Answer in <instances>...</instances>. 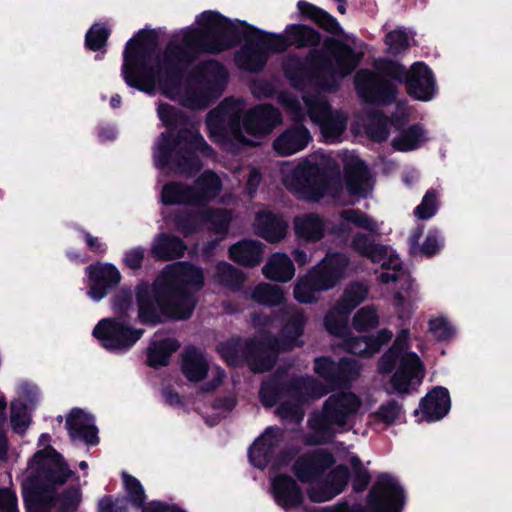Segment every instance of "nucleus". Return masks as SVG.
I'll use <instances>...</instances> for the list:
<instances>
[{
	"label": "nucleus",
	"mask_w": 512,
	"mask_h": 512,
	"mask_svg": "<svg viewBox=\"0 0 512 512\" xmlns=\"http://www.w3.org/2000/svg\"><path fill=\"white\" fill-rule=\"evenodd\" d=\"M361 405V399L353 392L331 394L324 401L321 410L312 413L308 420V425L317 438L313 443L333 442L336 433L344 430Z\"/></svg>",
	"instance_id": "39448f33"
},
{
	"label": "nucleus",
	"mask_w": 512,
	"mask_h": 512,
	"mask_svg": "<svg viewBox=\"0 0 512 512\" xmlns=\"http://www.w3.org/2000/svg\"><path fill=\"white\" fill-rule=\"evenodd\" d=\"M264 245L253 239H242L228 249L229 258L240 266L253 268L263 260Z\"/></svg>",
	"instance_id": "473e14b6"
},
{
	"label": "nucleus",
	"mask_w": 512,
	"mask_h": 512,
	"mask_svg": "<svg viewBox=\"0 0 512 512\" xmlns=\"http://www.w3.org/2000/svg\"><path fill=\"white\" fill-rule=\"evenodd\" d=\"M144 332L142 328L132 327L129 319L107 317L95 325L92 335L105 350L122 354L128 352L142 338Z\"/></svg>",
	"instance_id": "f8f14e48"
},
{
	"label": "nucleus",
	"mask_w": 512,
	"mask_h": 512,
	"mask_svg": "<svg viewBox=\"0 0 512 512\" xmlns=\"http://www.w3.org/2000/svg\"><path fill=\"white\" fill-rule=\"evenodd\" d=\"M198 27H187L167 42L161 54L152 64L157 45L155 30L141 29L128 40L123 52L121 75L130 88L153 94L157 85L164 89L181 87L189 68L202 54H219L244 45L235 54L236 64L250 73L261 72L267 62L268 53L246 36L247 26H240L217 11H204L196 18Z\"/></svg>",
	"instance_id": "f257e3e1"
},
{
	"label": "nucleus",
	"mask_w": 512,
	"mask_h": 512,
	"mask_svg": "<svg viewBox=\"0 0 512 512\" xmlns=\"http://www.w3.org/2000/svg\"><path fill=\"white\" fill-rule=\"evenodd\" d=\"M204 208L196 210L179 209L172 214V222L176 230L185 238L194 236L203 230Z\"/></svg>",
	"instance_id": "ea45409f"
},
{
	"label": "nucleus",
	"mask_w": 512,
	"mask_h": 512,
	"mask_svg": "<svg viewBox=\"0 0 512 512\" xmlns=\"http://www.w3.org/2000/svg\"><path fill=\"white\" fill-rule=\"evenodd\" d=\"M191 188L194 189L195 206H206L220 194L222 181L214 171L206 170L198 176Z\"/></svg>",
	"instance_id": "f704fd0d"
},
{
	"label": "nucleus",
	"mask_w": 512,
	"mask_h": 512,
	"mask_svg": "<svg viewBox=\"0 0 512 512\" xmlns=\"http://www.w3.org/2000/svg\"><path fill=\"white\" fill-rule=\"evenodd\" d=\"M10 423L12 430L19 435H23L29 424L30 417L27 414V406L21 401H12L10 405Z\"/></svg>",
	"instance_id": "13d9d810"
},
{
	"label": "nucleus",
	"mask_w": 512,
	"mask_h": 512,
	"mask_svg": "<svg viewBox=\"0 0 512 512\" xmlns=\"http://www.w3.org/2000/svg\"><path fill=\"white\" fill-rule=\"evenodd\" d=\"M336 463L334 455L327 449L318 448L300 455L292 466L296 479L303 484L321 482L325 473Z\"/></svg>",
	"instance_id": "f3484780"
},
{
	"label": "nucleus",
	"mask_w": 512,
	"mask_h": 512,
	"mask_svg": "<svg viewBox=\"0 0 512 512\" xmlns=\"http://www.w3.org/2000/svg\"><path fill=\"white\" fill-rule=\"evenodd\" d=\"M237 22L240 26L248 27L246 36L249 37V41L255 42L257 46L262 47L264 51H267L268 55L270 53L285 52L289 47H291L290 39H288V35L285 32L284 34L267 32L244 20H237Z\"/></svg>",
	"instance_id": "2f4dec72"
},
{
	"label": "nucleus",
	"mask_w": 512,
	"mask_h": 512,
	"mask_svg": "<svg viewBox=\"0 0 512 512\" xmlns=\"http://www.w3.org/2000/svg\"><path fill=\"white\" fill-rule=\"evenodd\" d=\"M281 122V113L272 104H258L242 116L240 105L233 97L223 99L206 117L210 138L237 148L254 145L243 129L253 137H265Z\"/></svg>",
	"instance_id": "20e7f679"
},
{
	"label": "nucleus",
	"mask_w": 512,
	"mask_h": 512,
	"mask_svg": "<svg viewBox=\"0 0 512 512\" xmlns=\"http://www.w3.org/2000/svg\"><path fill=\"white\" fill-rule=\"evenodd\" d=\"M374 68L383 72L388 78L405 85L407 94L420 101L432 100L438 92L436 79L432 69L424 62H414L410 69L402 63L390 59L379 58Z\"/></svg>",
	"instance_id": "6e6552de"
},
{
	"label": "nucleus",
	"mask_w": 512,
	"mask_h": 512,
	"mask_svg": "<svg viewBox=\"0 0 512 512\" xmlns=\"http://www.w3.org/2000/svg\"><path fill=\"white\" fill-rule=\"evenodd\" d=\"M111 307L115 317L129 319V312L133 307V290L129 286L121 287L111 299Z\"/></svg>",
	"instance_id": "4d7b16f0"
},
{
	"label": "nucleus",
	"mask_w": 512,
	"mask_h": 512,
	"mask_svg": "<svg viewBox=\"0 0 512 512\" xmlns=\"http://www.w3.org/2000/svg\"><path fill=\"white\" fill-rule=\"evenodd\" d=\"M284 32L290 39L291 47L299 50L305 48L318 50L317 47L324 41L322 34L317 29L304 23L288 24Z\"/></svg>",
	"instance_id": "e433bc0d"
},
{
	"label": "nucleus",
	"mask_w": 512,
	"mask_h": 512,
	"mask_svg": "<svg viewBox=\"0 0 512 512\" xmlns=\"http://www.w3.org/2000/svg\"><path fill=\"white\" fill-rule=\"evenodd\" d=\"M82 499L79 487L69 486L55 496V505H59L61 512H76Z\"/></svg>",
	"instance_id": "052dcab7"
},
{
	"label": "nucleus",
	"mask_w": 512,
	"mask_h": 512,
	"mask_svg": "<svg viewBox=\"0 0 512 512\" xmlns=\"http://www.w3.org/2000/svg\"><path fill=\"white\" fill-rule=\"evenodd\" d=\"M438 210V193L431 188L426 191L421 203L414 209V215L420 220L432 218Z\"/></svg>",
	"instance_id": "e2e57ef3"
},
{
	"label": "nucleus",
	"mask_w": 512,
	"mask_h": 512,
	"mask_svg": "<svg viewBox=\"0 0 512 512\" xmlns=\"http://www.w3.org/2000/svg\"><path fill=\"white\" fill-rule=\"evenodd\" d=\"M265 278L276 282H288L295 274V267L285 253H274L262 268Z\"/></svg>",
	"instance_id": "a19ab883"
},
{
	"label": "nucleus",
	"mask_w": 512,
	"mask_h": 512,
	"mask_svg": "<svg viewBox=\"0 0 512 512\" xmlns=\"http://www.w3.org/2000/svg\"><path fill=\"white\" fill-rule=\"evenodd\" d=\"M424 377V365L415 352H408L401 359L391 376V386L400 395L410 394L413 385H420Z\"/></svg>",
	"instance_id": "412c9836"
},
{
	"label": "nucleus",
	"mask_w": 512,
	"mask_h": 512,
	"mask_svg": "<svg viewBox=\"0 0 512 512\" xmlns=\"http://www.w3.org/2000/svg\"><path fill=\"white\" fill-rule=\"evenodd\" d=\"M420 409L427 422L443 419L451 408L449 391L443 386H436L420 400Z\"/></svg>",
	"instance_id": "c756f323"
},
{
	"label": "nucleus",
	"mask_w": 512,
	"mask_h": 512,
	"mask_svg": "<svg viewBox=\"0 0 512 512\" xmlns=\"http://www.w3.org/2000/svg\"><path fill=\"white\" fill-rule=\"evenodd\" d=\"M209 364L199 349L186 348L181 355V372L192 383L203 381L208 374Z\"/></svg>",
	"instance_id": "72a5a7b5"
},
{
	"label": "nucleus",
	"mask_w": 512,
	"mask_h": 512,
	"mask_svg": "<svg viewBox=\"0 0 512 512\" xmlns=\"http://www.w3.org/2000/svg\"><path fill=\"white\" fill-rule=\"evenodd\" d=\"M283 397H287V375L277 370L261 382L259 400L265 408H272Z\"/></svg>",
	"instance_id": "c9c22d12"
},
{
	"label": "nucleus",
	"mask_w": 512,
	"mask_h": 512,
	"mask_svg": "<svg viewBox=\"0 0 512 512\" xmlns=\"http://www.w3.org/2000/svg\"><path fill=\"white\" fill-rule=\"evenodd\" d=\"M405 500V491L398 480L391 474L381 473L367 494L366 506L341 501L320 512H402Z\"/></svg>",
	"instance_id": "0eeeda50"
},
{
	"label": "nucleus",
	"mask_w": 512,
	"mask_h": 512,
	"mask_svg": "<svg viewBox=\"0 0 512 512\" xmlns=\"http://www.w3.org/2000/svg\"><path fill=\"white\" fill-rule=\"evenodd\" d=\"M283 352L278 345L276 336L268 331H262L257 337L247 338L243 342L244 364L253 373H264L272 370Z\"/></svg>",
	"instance_id": "2eb2a0df"
},
{
	"label": "nucleus",
	"mask_w": 512,
	"mask_h": 512,
	"mask_svg": "<svg viewBox=\"0 0 512 512\" xmlns=\"http://www.w3.org/2000/svg\"><path fill=\"white\" fill-rule=\"evenodd\" d=\"M348 265V258L342 253H333L324 257L319 264L312 267L300 277L293 289L295 300L301 304H315L318 294L334 288Z\"/></svg>",
	"instance_id": "423d86ee"
},
{
	"label": "nucleus",
	"mask_w": 512,
	"mask_h": 512,
	"mask_svg": "<svg viewBox=\"0 0 512 512\" xmlns=\"http://www.w3.org/2000/svg\"><path fill=\"white\" fill-rule=\"evenodd\" d=\"M402 409V404L395 399H390L379 406L374 416L378 421L383 422L386 425H392L399 418Z\"/></svg>",
	"instance_id": "774afa93"
},
{
	"label": "nucleus",
	"mask_w": 512,
	"mask_h": 512,
	"mask_svg": "<svg viewBox=\"0 0 512 512\" xmlns=\"http://www.w3.org/2000/svg\"><path fill=\"white\" fill-rule=\"evenodd\" d=\"M361 366L358 361L342 357L334 361L330 356H320L314 360V372L331 388H349L360 376Z\"/></svg>",
	"instance_id": "dca6fc26"
},
{
	"label": "nucleus",
	"mask_w": 512,
	"mask_h": 512,
	"mask_svg": "<svg viewBox=\"0 0 512 512\" xmlns=\"http://www.w3.org/2000/svg\"><path fill=\"white\" fill-rule=\"evenodd\" d=\"M122 479L132 505L139 508L142 507L145 503L146 495L140 481L126 472L122 473Z\"/></svg>",
	"instance_id": "0e129e2a"
},
{
	"label": "nucleus",
	"mask_w": 512,
	"mask_h": 512,
	"mask_svg": "<svg viewBox=\"0 0 512 512\" xmlns=\"http://www.w3.org/2000/svg\"><path fill=\"white\" fill-rule=\"evenodd\" d=\"M321 134L327 143H334L340 140L341 135L347 128V117L340 111H333L319 125Z\"/></svg>",
	"instance_id": "8fccbe9b"
},
{
	"label": "nucleus",
	"mask_w": 512,
	"mask_h": 512,
	"mask_svg": "<svg viewBox=\"0 0 512 512\" xmlns=\"http://www.w3.org/2000/svg\"><path fill=\"white\" fill-rule=\"evenodd\" d=\"M157 112L166 131L160 134L154 150L155 166L161 170L173 169L191 176L197 174L202 163L196 152L204 157H211L215 153L213 148L192 125L182 109L162 103Z\"/></svg>",
	"instance_id": "7ed1b4c3"
},
{
	"label": "nucleus",
	"mask_w": 512,
	"mask_h": 512,
	"mask_svg": "<svg viewBox=\"0 0 512 512\" xmlns=\"http://www.w3.org/2000/svg\"><path fill=\"white\" fill-rule=\"evenodd\" d=\"M271 489L276 503L286 510L298 508L304 501L301 487L288 474L276 475L272 480Z\"/></svg>",
	"instance_id": "bb28decb"
},
{
	"label": "nucleus",
	"mask_w": 512,
	"mask_h": 512,
	"mask_svg": "<svg viewBox=\"0 0 512 512\" xmlns=\"http://www.w3.org/2000/svg\"><path fill=\"white\" fill-rule=\"evenodd\" d=\"M311 140L310 131L303 124H294L277 136L273 149L281 156H291L305 149Z\"/></svg>",
	"instance_id": "cd10ccee"
},
{
	"label": "nucleus",
	"mask_w": 512,
	"mask_h": 512,
	"mask_svg": "<svg viewBox=\"0 0 512 512\" xmlns=\"http://www.w3.org/2000/svg\"><path fill=\"white\" fill-rule=\"evenodd\" d=\"M295 234L307 242H317L324 237L325 223L316 213H308L294 220Z\"/></svg>",
	"instance_id": "79ce46f5"
},
{
	"label": "nucleus",
	"mask_w": 512,
	"mask_h": 512,
	"mask_svg": "<svg viewBox=\"0 0 512 512\" xmlns=\"http://www.w3.org/2000/svg\"><path fill=\"white\" fill-rule=\"evenodd\" d=\"M350 315H345L343 310L337 309V304L324 316L323 324L326 331L335 337L344 338L350 334L348 325Z\"/></svg>",
	"instance_id": "3c124183"
},
{
	"label": "nucleus",
	"mask_w": 512,
	"mask_h": 512,
	"mask_svg": "<svg viewBox=\"0 0 512 512\" xmlns=\"http://www.w3.org/2000/svg\"><path fill=\"white\" fill-rule=\"evenodd\" d=\"M368 295V288L360 283L354 282L348 285L340 299L337 301V309L343 310L345 315H350L351 312L360 305Z\"/></svg>",
	"instance_id": "09e8293b"
},
{
	"label": "nucleus",
	"mask_w": 512,
	"mask_h": 512,
	"mask_svg": "<svg viewBox=\"0 0 512 512\" xmlns=\"http://www.w3.org/2000/svg\"><path fill=\"white\" fill-rule=\"evenodd\" d=\"M187 248L180 237L161 232L155 236L150 254L157 261L167 262L184 257Z\"/></svg>",
	"instance_id": "7c9ffc66"
},
{
	"label": "nucleus",
	"mask_w": 512,
	"mask_h": 512,
	"mask_svg": "<svg viewBox=\"0 0 512 512\" xmlns=\"http://www.w3.org/2000/svg\"><path fill=\"white\" fill-rule=\"evenodd\" d=\"M345 188L349 196L366 198L372 190L371 173L365 161L356 158L344 167Z\"/></svg>",
	"instance_id": "b1692460"
},
{
	"label": "nucleus",
	"mask_w": 512,
	"mask_h": 512,
	"mask_svg": "<svg viewBox=\"0 0 512 512\" xmlns=\"http://www.w3.org/2000/svg\"><path fill=\"white\" fill-rule=\"evenodd\" d=\"M204 284L202 269L189 262L174 264L151 286L141 280L134 291L139 322L154 327L167 321L189 320Z\"/></svg>",
	"instance_id": "f03ea898"
},
{
	"label": "nucleus",
	"mask_w": 512,
	"mask_h": 512,
	"mask_svg": "<svg viewBox=\"0 0 512 512\" xmlns=\"http://www.w3.org/2000/svg\"><path fill=\"white\" fill-rule=\"evenodd\" d=\"M299 18L303 21H311L319 29L333 36H343L344 30L339 21L329 12L306 0L297 2Z\"/></svg>",
	"instance_id": "c85d7f7f"
},
{
	"label": "nucleus",
	"mask_w": 512,
	"mask_h": 512,
	"mask_svg": "<svg viewBox=\"0 0 512 512\" xmlns=\"http://www.w3.org/2000/svg\"><path fill=\"white\" fill-rule=\"evenodd\" d=\"M216 277L220 284L229 287L232 290H239L246 280V277L241 270L225 261L217 264Z\"/></svg>",
	"instance_id": "603ef678"
},
{
	"label": "nucleus",
	"mask_w": 512,
	"mask_h": 512,
	"mask_svg": "<svg viewBox=\"0 0 512 512\" xmlns=\"http://www.w3.org/2000/svg\"><path fill=\"white\" fill-rule=\"evenodd\" d=\"M194 189L181 181H170L163 185L160 195L161 203L165 206L194 204Z\"/></svg>",
	"instance_id": "37998d69"
},
{
	"label": "nucleus",
	"mask_w": 512,
	"mask_h": 512,
	"mask_svg": "<svg viewBox=\"0 0 512 512\" xmlns=\"http://www.w3.org/2000/svg\"><path fill=\"white\" fill-rule=\"evenodd\" d=\"M355 90L363 103L376 106L393 104L399 93L392 79L375 68L359 70L354 77Z\"/></svg>",
	"instance_id": "4468645a"
},
{
	"label": "nucleus",
	"mask_w": 512,
	"mask_h": 512,
	"mask_svg": "<svg viewBox=\"0 0 512 512\" xmlns=\"http://www.w3.org/2000/svg\"><path fill=\"white\" fill-rule=\"evenodd\" d=\"M350 465L353 472L352 489L356 493H361L365 491L370 484L371 475L357 455L351 456Z\"/></svg>",
	"instance_id": "bf43d9fd"
},
{
	"label": "nucleus",
	"mask_w": 512,
	"mask_h": 512,
	"mask_svg": "<svg viewBox=\"0 0 512 512\" xmlns=\"http://www.w3.org/2000/svg\"><path fill=\"white\" fill-rule=\"evenodd\" d=\"M390 119L381 110H374L368 113V120L365 124L367 137L376 143L385 142L390 134Z\"/></svg>",
	"instance_id": "de8ad7c7"
},
{
	"label": "nucleus",
	"mask_w": 512,
	"mask_h": 512,
	"mask_svg": "<svg viewBox=\"0 0 512 512\" xmlns=\"http://www.w3.org/2000/svg\"><path fill=\"white\" fill-rule=\"evenodd\" d=\"M288 222L280 213L270 210L258 211L254 220L256 235L269 243H278L286 237Z\"/></svg>",
	"instance_id": "a878e982"
},
{
	"label": "nucleus",
	"mask_w": 512,
	"mask_h": 512,
	"mask_svg": "<svg viewBox=\"0 0 512 512\" xmlns=\"http://www.w3.org/2000/svg\"><path fill=\"white\" fill-rule=\"evenodd\" d=\"M29 464L35 471L25 484L53 495L56 487L64 485L75 475L64 457L50 444L36 451Z\"/></svg>",
	"instance_id": "9d476101"
},
{
	"label": "nucleus",
	"mask_w": 512,
	"mask_h": 512,
	"mask_svg": "<svg viewBox=\"0 0 512 512\" xmlns=\"http://www.w3.org/2000/svg\"><path fill=\"white\" fill-rule=\"evenodd\" d=\"M193 76L202 90L221 92L227 82L228 73L221 62L209 59L196 65Z\"/></svg>",
	"instance_id": "393cba45"
},
{
	"label": "nucleus",
	"mask_w": 512,
	"mask_h": 512,
	"mask_svg": "<svg viewBox=\"0 0 512 512\" xmlns=\"http://www.w3.org/2000/svg\"><path fill=\"white\" fill-rule=\"evenodd\" d=\"M217 350L228 366L240 367L244 364L243 344L240 338L221 342Z\"/></svg>",
	"instance_id": "5fc2aeb1"
},
{
	"label": "nucleus",
	"mask_w": 512,
	"mask_h": 512,
	"mask_svg": "<svg viewBox=\"0 0 512 512\" xmlns=\"http://www.w3.org/2000/svg\"><path fill=\"white\" fill-rule=\"evenodd\" d=\"M385 44L389 47V52L397 56L409 48L408 35L404 30L395 29L386 34Z\"/></svg>",
	"instance_id": "338daca9"
},
{
	"label": "nucleus",
	"mask_w": 512,
	"mask_h": 512,
	"mask_svg": "<svg viewBox=\"0 0 512 512\" xmlns=\"http://www.w3.org/2000/svg\"><path fill=\"white\" fill-rule=\"evenodd\" d=\"M23 500L26 512H51L55 507V495L23 485Z\"/></svg>",
	"instance_id": "a18cd8bd"
},
{
	"label": "nucleus",
	"mask_w": 512,
	"mask_h": 512,
	"mask_svg": "<svg viewBox=\"0 0 512 512\" xmlns=\"http://www.w3.org/2000/svg\"><path fill=\"white\" fill-rule=\"evenodd\" d=\"M180 348V343L176 338H164L161 340H152L146 352V364L159 369L168 366L171 356Z\"/></svg>",
	"instance_id": "4c0bfd02"
},
{
	"label": "nucleus",
	"mask_w": 512,
	"mask_h": 512,
	"mask_svg": "<svg viewBox=\"0 0 512 512\" xmlns=\"http://www.w3.org/2000/svg\"><path fill=\"white\" fill-rule=\"evenodd\" d=\"M308 318L303 309L293 305L282 309V325L276 340L280 349L284 352H290L296 347H302L304 342L301 340Z\"/></svg>",
	"instance_id": "6ab92c4d"
},
{
	"label": "nucleus",
	"mask_w": 512,
	"mask_h": 512,
	"mask_svg": "<svg viewBox=\"0 0 512 512\" xmlns=\"http://www.w3.org/2000/svg\"><path fill=\"white\" fill-rule=\"evenodd\" d=\"M252 299L262 305L278 306L285 301V295L279 286L262 283L254 288Z\"/></svg>",
	"instance_id": "864d4df0"
},
{
	"label": "nucleus",
	"mask_w": 512,
	"mask_h": 512,
	"mask_svg": "<svg viewBox=\"0 0 512 512\" xmlns=\"http://www.w3.org/2000/svg\"><path fill=\"white\" fill-rule=\"evenodd\" d=\"M232 216L230 211L220 208L204 207L203 229L224 238L229 231Z\"/></svg>",
	"instance_id": "49530a36"
},
{
	"label": "nucleus",
	"mask_w": 512,
	"mask_h": 512,
	"mask_svg": "<svg viewBox=\"0 0 512 512\" xmlns=\"http://www.w3.org/2000/svg\"><path fill=\"white\" fill-rule=\"evenodd\" d=\"M379 324V317L373 306L367 305L360 308L352 319V327L359 333L375 329Z\"/></svg>",
	"instance_id": "6e6d98bb"
},
{
	"label": "nucleus",
	"mask_w": 512,
	"mask_h": 512,
	"mask_svg": "<svg viewBox=\"0 0 512 512\" xmlns=\"http://www.w3.org/2000/svg\"><path fill=\"white\" fill-rule=\"evenodd\" d=\"M350 478L348 466L345 464L333 466L327 474L325 473L319 485L308 489V498L313 503L329 501L345 490Z\"/></svg>",
	"instance_id": "aec40b11"
},
{
	"label": "nucleus",
	"mask_w": 512,
	"mask_h": 512,
	"mask_svg": "<svg viewBox=\"0 0 512 512\" xmlns=\"http://www.w3.org/2000/svg\"><path fill=\"white\" fill-rule=\"evenodd\" d=\"M323 50L319 57L320 63H326L322 70L326 91H335L336 78H345L351 75L358 67L362 54L358 53L348 43L335 37H325Z\"/></svg>",
	"instance_id": "9b49d317"
},
{
	"label": "nucleus",
	"mask_w": 512,
	"mask_h": 512,
	"mask_svg": "<svg viewBox=\"0 0 512 512\" xmlns=\"http://www.w3.org/2000/svg\"><path fill=\"white\" fill-rule=\"evenodd\" d=\"M320 50H310L308 59L310 64L303 60L297 54H289L282 61V70L290 85L302 90L307 86L317 87L326 91V81L322 70L326 68V63H320Z\"/></svg>",
	"instance_id": "ddd939ff"
},
{
	"label": "nucleus",
	"mask_w": 512,
	"mask_h": 512,
	"mask_svg": "<svg viewBox=\"0 0 512 512\" xmlns=\"http://www.w3.org/2000/svg\"><path fill=\"white\" fill-rule=\"evenodd\" d=\"M66 428L72 441L80 440L89 446L99 443L94 417L80 408H73L67 415Z\"/></svg>",
	"instance_id": "5701e85b"
},
{
	"label": "nucleus",
	"mask_w": 512,
	"mask_h": 512,
	"mask_svg": "<svg viewBox=\"0 0 512 512\" xmlns=\"http://www.w3.org/2000/svg\"><path fill=\"white\" fill-rule=\"evenodd\" d=\"M110 33V30L104 25H92L85 35L86 48L93 52L100 51L106 45Z\"/></svg>",
	"instance_id": "680f3d73"
},
{
	"label": "nucleus",
	"mask_w": 512,
	"mask_h": 512,
	"mask_svg": "<svg viewBox=\"0 0 512 512\" xmlns=\"http://www.w3.org/2000/svg\"><path fill=\"white\" fill-rule=\"evenodd\" d=\"M322 395L321 386L315 379L303 376L287 377V397L294 401L305 404Z\"/></svg>",
	"instance_id": "58836bf2"
},
{
	"label": "nucleus",
	"mask_w": 512,
	"mask_h": 512,
	"mask_svg": "<svg viewBox=\"0 0 512 512\" xmlns=\"http://www.w3.org/2000/svg\"><path fill=\"white\" fill-rule=\"evenodd\" d=\"M282 433L277 427H267L248 450V457L253 466L265 469L275 458Z\"/></svg>",
	"instance_id": "4be33fe9"
},
{
	"label": "nucleus",
	"mask_w": 512,
	"mask_h": 512,
	"mask_svg": "<svg viewBox=\"0 0 512 512\" xmlns=\"http://www.w3.org/2000/svg\"><path fill=\"white\" fill-rule=\"evenodd\" d=\"M87 276V295L99 302L115 290L121 283L122 276L112 263L95 262L85 268Z\"/></svg>",
	"instance_id": "a211bd4d"
},
{
	"label": "nucleus",
	"mask_w": 512,
	"mask_h": 512,
	"mask_svg": "<svg viewBox=\"0 0 512 512\" xmlns=\"http://www.w3.org/2000/svg\"><path fill=\"white\" fill-rule=\"evenodd\" d=\"M283 184L297 199L312 203L326 195L336 197L341 191L340 186H333L327 169L309 161L298 164L284 177Z\"/></svg>",
	"instance_id": "1a4fd4ad"
},
{
	"label": "nucleus",
	"mask_w": 512,
	"mask_h": 512,
	"mask_svg": "<svg viewBox=\"0 0 512 512\" xmlns=\"http://www.w3.org/2000/svg\"><path fill=\"white\" fill-rule=\"evenodd\" d=\"M340 217L356 227L363 228L369 232H376L378 227L376 222L360 209H345L340 213Z\"/></svg>",
	"instance_id": "69168bd1"
},
{
	"label": "nucleus",
	"mask_w": 512,
	"mask_h": 512,
	"mask_svg": "<svg viewBox=\"0 0 512 512\" xmlns=\"http://www.w3.org/2000/svg\"><path fill=\"white\" fill-rule=\"evenodd\" d=\"M426 140L423 125L415 123L400 131L399 135L392 140V147L396 151L408 152L420 148Z\"/></svg>",
	"instance_id": "c03bdc74"
}]
</instances>
